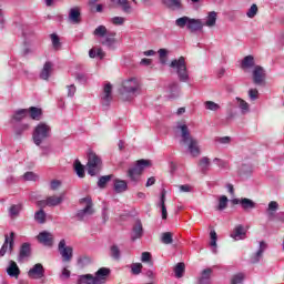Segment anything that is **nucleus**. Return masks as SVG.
<instances>
[{"mask_svg": "<svg viewBox=\"0 0 284 284\" xmlns=\"http://www.w3.org/2000/svg\"><path fill=\"white\" fill-rule=\"evenodd\" d=\"M175 132L180 135V143L186 145L189 154L196 158L201 155L199 140L194 139L190 133V128L184 122H176Z\"/></svg>", "mask_w": 284, "mask_h": 284, "instance_id": "obj_1", "label": "nucleus"}, {"mask_svg": "<svg viewBox=\"0 0 284 284\" xmlns=\"http://www.w3.org/2000/svg\"><path fill=\"white\" fill-rule=\"evenodd\" d=\"M122 101H132L141 94V81L136 78H130L122 82L120 90Z\"/></svg>", "mask_w": 284, "mask_h": 284, "instance_id": "obj_2", "label": "nucleus"}, {"mask_svg": "<svg viewBox=\"0 0 284 284\" xmlns=\"http://www.w3.org/2000/svg\"><path fill=\"white\" fill-rule=\"evenodd\" d=\"M169 68L175 72L181 83H190V71L187 70V62H185L184 57L173 59Z\"/></svg>", "mask_w": 284, "mask_h": 284, "instance_id": "obj_3", "label": "nucleus"}, {"mask_svg": "<svg viewBox=\"0 0 284 284\" xmlns=\"http://www.w3.org/2000/svg\"><path fill=\"white\" fill-rule=\"evenodd\" d=\"M52 136V126L47 122H40L33 128L32 141L34 145L40 146L44 141Z\"/></svg>", "mask_w": 284, "mask_h": 284, "instance_id": "obj_4", "label": "nucleus"}, {"mask_svg": "<svg viewBox=\"0 0 284 284\" xmlns=\"http://www.w3.org/2000/svg\"><path fill=\"white\" fill-rule=\"evenodd\" d=\"M175 26L176 28H186L190 32H199V30H203V20L184 16L175 20Z\"/></svg>", "mask_w": 284, "mask_h": 284, "instance_id": "obj_5", "label": "nucleus"}, {"mask_svg": "<svg viewBox=\"0 0 284 284\" xmlns=\"http://www.w3.org/2000/svg\"><path fill=\"white\" fill-rule=\"evenodd\" d=\"M150 160H139L132 169H129L128 176L132 185H136L141 181V174H143L144 168H150Z\"/></svg>", "mask_w": 284, "mask_h": 284, "instance_id": "obj_6", "label": "nucleus"}, {"mask_svg": "<svg viewBox=\"0 0 284 284\" xmlns=\"http://www.w3.org/2000/svg\"><path fill=\"white\" fill-rule=\"evenodd\" d=\"M103 168V161L97 153L90 151L88 154L87 171L90 176H97Z\"/></svg>", "mask_w": 284, "mask_h": 284, "instance_id": "obj_7", "label": "nucleus"}, {"mask_svg": "<svg viewBox=\"0 0 284 284\" xmlns=\"http://www.w3.org/2000/svg\"><path fill=\"white\" fill-rule=\"evenodd\" d=\"M65 201V193H60L59 195H51L44 200L38 201V207H57Z\"/></svg>", "mask_w": 284, "mask_h": 284, "instance_id": "obj_8", "label": "nucleus"}, {"mask_svg": "<svg viewBox=\"0 0 284 284\" xmlns=\"http://www.w3.org/2000/svg\"><path fill=\"white\" fill-rule=\"evenodd\" d=\"M81 205H85L84 209L78 211L77 216L80 219V221H85V219H89V216H92L94 214V209L92 207V197L87 196L84 199L80 200Z\"/></svg>", "mask_w": 284, "mask_h": 284, "instance_id": "obj_9", "label": "nucleus"}, {"mask_svg": "<svg viewBox=\"0 0 284 284\" xmlns=\"http://www.w3.org/2000/svg\"><path fill=\"white\" fill-rule=\"evenodd\" d=\"M59 254L62 256L63 263H70L74 256V248L65 245V240H61L58 244Z\"/></svg>", "mask_w": 284, "mask_h": 284, "instance_id": "obj_10", "label": "nucleus"}, {"mask_svg": "<svg viewBox=\"0 0 284 284\" xmlns=\"http://www.w3.org/2000/svg\"><path fill=\"white\" fill-rule=\"evenodd\" d=\"M252 79L255 85H265V79H267L265 69L261 65H255L252 70Z\"/></svg>", "mask_w": 284, "mask_h": 284, "instance_id": "obj_11", "label": "nucleus"}, {"mask_svg": "<svg viewBox=\"0 0 284 284\" xmlns=\"http://www.w3.org/2000/svg\"><path fill=\"white\" fill-rule=\"evenodd\" d=\"M231 203L233 205H241L242 210H244V212H250V210H255L256 207V202H254L251 199L247 197H241V199H233L231 201Z\"/></svg>", "mask_w": 284, "mask_h": 284, "instance_id": "obj_12", "label": "nucleus"}, {"mask_svg": "<svg viewBox=\"0 0 284 284\" xmlns=\"http://www.w3.org/2000/svg\"><path fill=\"white\" fill-rule=\"evenodd\" d=\"M112 103V84L110 82L105 83L101 94V104L103 108H110Z\"/></svg>", "mask_w": 284, "mask_h": 284, "instance_id": "obj_13", "label": "nucleus"}, {"mask_svg": "<svg viewBox=\"0 0 284 284\" xmlns=\"http://www.w3.org/2000/svg\"><path fill=\"white\" fill-rule=\"evenodd\" d=\"M265 250H267V243L265 241H261L258 243L257 251L251 255L250 262L253 265H256V263H261V260L263 258V254H265Z\"/></svg>", "mask_w": 284, "mask_h": 284, "instance_id": "obj_14", "label": "nucleus"}, {"mask_svg": "<svg viewBox=\"0 0 284 284\" xmlns=\"http://www.w3.org/2000/svg\"><path fill=\"white\" fill-rule=\"evenodd\" d=\"M29 278H43L45 276V268L43 267V264L37 263L34 264L29 271H28Z\"/></svg>", "mask_w": 284, "mask_h": 284, "instance_id": "obj_15", "label": "nucleus"}, {"mask_svg": "<svg viewBox=\"0 0 284 284\" xmlns=\"http://www.w3.org/2000/svg\"><path fill=\"white\" fill-rule=\"evenodd\" d=\"M12 247H14V232H11L10 236L6 235L4 243L0 248V256H6L8 252H12Z\"/></svg>", "mask_w": 284, "mask_h": 284, "instance_id": "obj_16", "label": "nucleus"}, {"mask_svg": "<svg viewBox=\"0 0 284 284\" xmlns=\"http://www.w3.org/2000/svg\"><path fill=\"white\" fill-rule=\"evenodd\" d=\"M37 239H38L39 243H42V245H45L47 247H52V245L54 243V236L52 235V233L47 232V231L39 233Z\"/></svg>", "mask_w": 284, "mask_h": 284, "instance_id": "obj_17", "label": "nucleus"}, {"mask_svg": "<svg viewBox=\"0 0 284 284\" xmlns=\"http://www.w3.org/2000/svg\"><path fill=\"white\" fill-rule=\"evenodd\" d=\"M247 236V231H245V227L243 225H237L233 229L231 233V239L234 241H244Z\"/></svg>", "mask_w": 284, "mask_h": 284, "instance_id": "obj_18", "label": "nucleus"}, {"mask_svg": "<svg viewBox=\"0 0 284 284\" xmlns=\"http://www.w3.org/2000/svg\"><path fill=\"white\" fill-rule=\"evenodd\" d=\"M108 276H110V268L101 267L98 270L95 275L93 276L95 284H103L108 281Z\"/></svg>", "mask_w": 284, "mask_h": 284, "instance_id": "obj_19", "label": "nucleus"}, {"mask_svg": "<svg viewBox=\"0 0 284 284\" xmlns=\"http://www.w3.org/2000/svg\"><path fill=\"white\" fill-rule=\"evenodd\" d=\"M216 19H219V13L216 11H210L202 22L203 28H214L216 26Z\"/></svg>", "mask_w": 284, "mask_h": 284, "instance_id": "obj_20", "label": "nucleus"}, {"mask_svg": "<svg viewBox=\"0 0 284 284\" xmlns=\"http://www.w3.org/2000/svg\"><path fill=\"white\" fill-rule=\"evenodd\" d=\"M113 191L115 194H123V192H128V182L121 179L113 180Z\"/></svg>", "mask_w": 284, "mask_h": 284, "instance_id": "obj_21", "label": "nucleus"}, {"mask_svg": "<svg viewBox=\"0 0 284 284\" xmlns=\"http://www.w3.org/2000/svg\"><path fill=\"white\" fill-rule=\"evenodd\" d=\"M7 274L11 278H19L21 274V270L19 268V265H17V262L9 261V266L7 267Z\"/></svg>", "mask_w": 284, "mask_h": 284, "instance_id": "obj_22", "label": "nucleus"}, {"mask_svg": "<svg viewBox=\"0 0 284 284\" xmlns=\"http://www.w3.org/2000/svg\"><path fill=\"white\" fill-rule=\"evenodd\" d=\"M241 68L244 70V72H247V70H254L256 68V62L254 61V55H246L241 61Z\"/></svg>", "mask_w": 284, "mask_h": 284, "instance_id": "obj_23", "label": "nucleus"}, {"mask_svg": "<svg viewBox=\"0 0 284 284\" xmlns=\"http://www.w3.org/2000/svg\"><path fill=\"white\" fill-rule=\"evenodd\" d=\"M168 94L170 99H179L181 97V85L176 82L169 84Z\"/></svg>", "mask_w": 284, "mask_h": 284, "instance_id": "obj_24", "label": "nucleus"}, {"mask_svg": "<svg viewBox=\"0 0 284 284\" xmlns=\"http://www.w3.org/2000/svg\"><path fill=\"white\" fill-rule=\"evenodd\" d=\"M52 70H53L52 62H45L43 64L42 70L40 71V79H42V81H48V79L52 77Z\"/></svg>", "mask_w": 284, "mask_h": 284, "instance_id": "obj_25", "label": "nucleus"}, {"mask_svg": "<svg viewBox=\"0 0 284 284\" xmlns=\"http://www.w3.org/2000/svg\"><path fill=\"white\" fill-rule=\"evenodd\" d=\"M235 103L239 110L241 111V114H250L251 108L250 103L247 101L243 100L242 98H235Z\"/></svg>", "mask_w": 284, "mask_h": 284, "instance_id": "obj_26", "label": "nucleus"}, {"mask_svg": "<svg viewBox=\"0 0 284 284\" xmlns=\"http://www.w3.org/2000/svg\"><path fill=\"white\" fill-rule=\"evenodd\" d=\"M26 110L28 111L30 119L33 121H41V118L43 116V110H41V108L31 106Z\"/></svg>", "mask_w": 284, "mask_h": 284, "instance_id": "obj_27", "label": "nucleus"}, {"mask_svg": "<svg viewBox=\"0 0 284 284\" xmlns=\"http://www.w3.org/2000/svg\"><path fill=\"white\" fill-rule=\"evenodd\" d=\"M161 1L163 6L169 8V10H181L183 8L181 0H161Z\"/></svg>", "mask_w": 284, "mask_h": 284, "instance_id": "obj_28", "label": "nucleus"}, {"mask_svg": "<svg viewBox=\"0 0 284 284\" xmlns=\"http://www.w3.org/2000/svg\"><path fill=\"white\" fill-rule=\"evenodd\" d=\"M141 236H143V224H141V221H138L133 226L131 239L132 241H136V239H141Z\"/></svg>", "mask_w": 284, "mask_h": 284, "instance_id": "obj_29", "label": "nucleus"}, {"mask_svg": "<svg viewBox=\"0 0 284 284\" xmlns=\"http://www.w3.org/2000/svg\"><path fill=\"white\" fill-rule=\"evenodd\" d=\"M69 20L71 23H80L81 21V11L79 8H72L69 11Z\"/></svg>", "mask_w": 284, "mask_h": 284, "instance_id": "obj_30", "label": "nucleus"}, {"mask_svg": "<svg viewBox=\"0 0 284 284\" xmlns=\"http://www.w3.org/2000/svg\"><path fill=\"white\" fill-rule=\"evenodd\" d=\"M30 252H31L30 243H23L20 248L19 261H26V258L30 256Z\"/></svg>", "mask_w": 284, "mask_h": 284, "instance_id": "obj_31", "label": "nucleus"}, {"mask_svg": "<svg viewBox=\"0 0 284 284\" xmlns=\"http://www.w3.org/2000/svg\"><path fill=\"white\" fill-rule=\"evenodd\" d=\"M113 2L120 6L125 14H132V6H130V2H128V0H113Z\"/></svg>", "mask_w": 284, "mask_h": 284, "instance_id": "obj_32", "label": "nucleus"}, {"mask_svg": "<svg viewBox=\"0 0 284 284\" xmlns=\"http://www.w3.org/2000/svg\"><path fill=\"white\" fill-rule=\"evenodd\" d=\"M277 211H278V202L271 201L266 209V214H267L268 219H274V215L276 214Z\"/></svg>", "mask_w": 284, "mask_h": 284, "instance_id": "obj_33", "label": "nucleus"}, {"mask_svg": "<svg viewBox=\"0 0 284 284\" xmlns=\"http://www.w3.org/2000/svg\"><path fill=\"white\" fill-rule=\"evenodd\" d=\"M73 168L79 179H83V176H85V168L83 166V164H81V161L75 160L73 163Z\"/></svg>", "mask_w": 284, "mask_h": 284, "instance_id": "obj_34", "label": "nucleus"}, {"mask_svg": "<svg viewBox=\"0 0 284 284\" xmlns=\"http://www.w3.org/2000/svg\"><path fill=\"white\" fill-rule=\"evenodd\" d=\"M90 59H103L105 57V52L101 48H92L89 51Z\"/></svg>", "mask_w": 284, "mask_h": 284, "instance_id": "obj_35", "label": "nucleus"}, {"mask_svg": "<svg viewBox=\"0 0 284 284\" xmlns=\"http://www.w3.org/2000/svg\"><path fill=\"white\" fill-rule=\"evenodd\" d=\"M211 276H212V268L203 270L200 277V284H210Z\"/></svg>", "mask_w": 284, "mask_h": 284, "instance_id": "obj_36", "label": "nucleus"}, {"mask_svg": "<svg viewBox=\"0 0 284 284\" xmlns=\"http://www.w3.org/2000/svg\"><path fill=\"white\" fill-rule=\"evenodd\" d=\"M159 206L162 210V219H168V207H165V191H162Z\"/></svg>", "mask_w": 284, "mask_h": 284, "instance_id": "obj_37", "label": "nucleus"}, {"mask_svg": "<svg viewBox=\"0 0 284 284\" xmlns=\"http://www.w3.org/2000/svg\"><path fill=\"white\" fill-rule=\"evenodd\" d=\"M174 274L176 278H183V274H185V263H178L174 267Z\"/></svg>", "mask_w": 284, "mask_h": 284, "instance_id": "obj_38", "label": "nucleus"}, {"mask_svg": "<svg viewBox=\"0 0 284 284\" xmlns=\"http://www.w3.org/2000/svg\"><path fill=\"white\" fill-rule=\"evenodd\" d=\"M45 211H43V207H41L34 213V221L40 225H43V223H45Z\"/></svg>", "mask_w": 284, "mask_h": 284, "instance_id": "obj_39", "label": "nucleus"}, {"mask_svg": "<svg viewBox=\"0 0 284 284\" xmlns=\"http://www.w3.org/2000/svg\"><path fill=\"white\" fill-rule=\"evenodd\" d=\"M204 108L205 110H210V112H219V110H221V104L214 101H205Z\"/></svg>", "mask_w": 284, "mask_h": 284, "instance_id": "obj_40", "label": "nucleus"}, {"mask_svg": "<svg viewBox=\"0 0 284 284\" xmlns=\"http://www.w3.org/2000/svg\"><path fill=\"white\" fill-rule=\"evenodd\" d=\"M197 168L201 172L205 173L206 170L210 168V158L203 156L197 164Z\"/></svg>", "mask_w": 284, "mask_h": 284, "instance_id": "obj_41", "label": "nucleus"}, {"mask_svg": "<svg viewBox=\"0 0 284 284\" xmlns=\"http://www.w3.org/2000/svg\"><path fill=\"white\" fill-rule=\"evenodd\" d=\"M94 37H99L100 39H104V37H108V28L105 26H99L93 31Z\"/></svg>", "mask_w": 284, "mask_h": 284, "instance_id": "obj_42", "label": "nucleus"}, {"mask_svg": "<svg viewBox=\"0 0 284 284\" xmlns=\"http://www.w3.org/2000/svg\"><path fill=\"white\" fill-rule=\"evenodd\" d=\"M158 54L160 58L161 65H168V54H169L168 49H159Z\"/></svg>", "mask_w": 284, "mask_h": 284, "instance_id": "obj_43", "label": "nucleus"}, {"mask_svg": "<svg viewBox=\"0 0 284 284\" xmlns=\"http://www.w3.org/2000/svg\"><path fill=\"white\" fill-rule=\"evenodd\" d=\"M28 116V111L26 109H20L14 112L12 119L13 121H23Z\"/></svg>", "mask_w": 284, "mask_h": 284, "instance_id": "obj_44", "label": "nucleus"}, {"mask_svg": "<svg viewBox=\"0 0 284 284\" xmlns=\"http://www.w3.org/2000/svg\"><path fill=\"white\" fill-rule=\"evenodd\" d=\"M111 252V256L112 258H114V261H119L121 258V248L119 247V245L113 244L110 248Z\"/></svg>", "mask_w": 284, "mask_h": 284, "instance_id": "obj_45", "label": "nucleus"}, {"mask_svg": "<svg viewBox=\"0 0 284 284\" xmlns=\"http://www.w3.org/2000/svg\"><path fill=\"white\" fill-rule=\"evenodd\" d=\"M102 45H106V48H114V43H116V39H114V34L112 37L105 36L103 40H101Z\"/></svg>", "mask_w": 284, "mask_h": 284, "instance_id": "obj_46", "label": "nucleus"}, {"mask_svg": "<svg viewBox=\"0 0 284 284\" xmlns=\"http://www.w3.org/2000/svg\"><path fill=\"white\" fill-rule=\"evenodd\" d=\"M79 284H97V282L94 281V275L87 274L80 277Z\"/></svg>", "mask_w": 284, "mask_h": 284, "instance_id": "obj_47", "label": "nucleus"}, {"mask_svg": "<svg viewBox=\"0 0 284 284\" xmlns=\"http://www.w3.org/2000/svg\"><path fill=\"white\" fill-rule=\"evenodd\" d=\"M50 37H51L53 50H61V40L59 39V36H57L55 33H52Z\"/></svg>", "mask_w": 284, "mask_h": 284, "instance_id": "obj_48", "label": "nucleus"}, {"mask_svg": "<svg viewBox=\"0 0 284 284\" xmlns=\"http://www.w3.org/2000/svg\"><path fill=\"white\" fill-rule=\"evenodd\" d=\"M247 94L251 103H254V101H258L260 93L257 89H250Z\"/></svg>", "mask_w": 284, "mask_h": 284, "instance_id": "obj_49", "label": "nucleus"}, {"mask_svg": "<svg viewBox=\"0 0 284 284\" xmlns=\"http://www.w3.org/2000/svg\"><path fill=\"white\" fill-rule=\"evenodd\" d=\"M112 180V175H104V176H101L98 181V187H105V185H108L109 181Z\"/></svg>", "mask_w": 284, "mask_h": 284, "instance_id": "obj_50", "label": "nucleus"}, {"mask_svg": "<svg viewBox=\"0 0 284 284\" xmlns=\"http://www.w3.org/2000/svg\"><path fill=\"white\" fill-rule=\"evenodd\" d=\"M227 196L225 195H222L220 199H219V205H217V210L220 212H223V210H225V207H227Z\"/></svg>", "mask_w": 284, "mask_h": 284, "instance_id": "obj_51", "label": "nucleus"}, {"mask_svg": "<svg viewBox=\"0 0 284 284\" xmlns=\"http://www.w3.org/2000/svg\"><path fill=\"white\" fill-rule=\"evenodd\" d=\"M210 236H211L210 245L211 247H213V253L216 254V241H217L216 231H211Z\"/></svg>", "mask_w": 284, "mask_h": 284, "instance_id": "obj_52", "label": "nucleus"}, {"mask_svg": "<svg viewBox=\"0 0 284 284\" xmlns=\"http://www.w3.org/2000/svg\"><path fill=\"white\" fill-rule=\"evenodd\" d=\"M256 14H258V7L256 4H252L246 12V17H248V19H254Z\"/></svg>", "mask_w": 284, "mask_h": 284, "instance_id": "obj_53", "label": "nucleus"}, {"mask_svg": "<svg viewBox=\"0 0 284 284\" xmlns=\"http://www.w3.org/2000/svg\"><path fill=\"white\" fill-rule=\"evenodd\" d=\"M243 281H245V274L243 273H237L235 274L232 280H231V283L232 284H242Z\"/></svg>", "mask_w": 284, "mask_h": 284, "instance_id": "obj_54", "label": "nucleus"}, {"mask_svg": "<svg viewBox=\"0 0 284 284\" xmlns=\"http://www.w3.org/2000/svg\"><path fill=\"white\" fill-rule=\"evenodd\" d=\"M161 241L162 243H164V245H171V243H173L172 233L171 232L163 233Z\"/></svg>", "mask_w": 284, "mask_h": 284, "instance_id": "obj_55", "label": "nucleus"}, {"mask_svg": "<svg viewBox=\"0 0 284 284\" xmlns=\"http://www.w3.org/2000/svg\"><path fill=\"white\" fill-rule=\"evenodd\" d=\"M28 130H30V124H20L17 129H16V134L18 136H21L23 134V132H28Z\"/></svg>", "mask_w": 284, "mask_h": 284, "instance_id": "obj_56", "label": "nucleus"}, {"mask_svg": "<svg viewBox=\"0 0 284 284\" xmlns=\"http://www.w3.org/2000/svg\"><path fill=\"white\" fill-rule=\"evenodd\" d=\"M19 212H21V206L20 205H12L9 209V214H10L11 217L19 216Z\"/></svg>", "mask_w": 284, "mask_h": 284, "instance_id": "obj_57", "label": "nucleus"}, {"mask_svg": "<svg viewBox=\"0 0 284 284\" xmlns=\"http://www.w3.org/2000/svg\"><path fill=\"white\" fill-rule=\"evenodd\" d=\"M142 268H143V264H141V263H134L131 265L132 274H135V275L141 274Z\"/></svg>", "mask_w": 284, "mask_h": 284, "instance_id": "obj_58", "label": "nucleus"}, {"mask_svg": "<svg viewBox=\"0 0 284 284\" xmlns=\"http://www.w3.org/2000/svg\"><path fill=\"white\" fill-rule=\"evenodd\" d=\"M213 163H215V165H217L222 170H227V162L222 159L215 158L213 160Z\"/></svg>", "mask_w": 284, "mask_h": 284, "instance_id": "obj_59", "label": "nucleus"}, {"mask_svg": "<svg viewBox=\"0 0 284 284\" xmlns=\"http://www.w3.org/2000/svg\"><path fill=\"white\" fill-rule=\"evenodd\" d=\"M111 23L113 26H123V23H125V18H123V17H113V18H111Z\"/></svg>", "mask_w": 284, "mask_h": 284, "instance_id": "obj_60", "label": "nucleus"}, {"mask_svg": "<svg viewBox=\"0 0 284 284\" xmlns=\"http://www.w3.org/2000/svg\"><path fill=\"white\" fill-rule=\"evenodd\" d=\"M6 29V11L0 8V30Z\"/></svg>", "mask_w": 284, "mask_h": 284, "instance_id": "obj_61", "label": "nucleus"}, {"mask_svg": "<svg viewBox=\"0 0 284 284\" xmlns=\"http://www.w3.org/2000/svg\"><path fill=\"white\" fill-rule=\"evenodd\" d=\"M22 179L24 181H37V174H34L33 172H27L22 175Z\"/></svg>", "mask_w": 284, "mask_h": 284, "instance_id": "obj_62", "label": "nucleus"}, {"mask_svg": "<svg viewBox=\"0 0 284 284\" xmlns=\"http://www.w3.org/2000/svg\"><path fill=\"white\" fill-rule=\"evenodd\" d=\"M61 187V181L60 180H53L50 182V189L53 191L59 190Z\"/></svg>", "mask_w": 284, "mask_h": 284, "instance_id": "obj_63", "label": "nucleus"}, {"mask_svg": "<svg viewBox=\"0 0 284 284\" xmlns=\"http://www.w3.org/2000/svg\"><path fill=\"white\" fill-rule=\"evenodd\" d=\"M180 192L190 193L192 192V185L183 184L179 186Z\"/></svg>", "mask_w": 284, "mask_h": 284, "instance_id": "obj_64", "label": "nucleus"}]
</instances>
